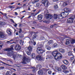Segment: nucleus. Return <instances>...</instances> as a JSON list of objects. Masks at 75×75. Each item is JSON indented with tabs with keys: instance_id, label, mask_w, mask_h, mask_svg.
Listing matches in <instances>:
<instances>
[{
	"instance_id": "obj_50",
	"label": "nucleus",
	"mask_w": 75,
	"mask_h": 75,
	"mask_svg": "<svg viewBox=\"0 0 75 75\" xmlns=\"http://www.w3.org/2000/svg\"><path fill=\"white\" fill-rule=\"evenodd\" d=\"M20 7H18L16 8L15 9V10H16L18 9H20Z\"/></svg>"
},
{
	"instance_id": "obj_60",
	"label": "nucleus",
	"mask_w": 75,
	"mask_h": 75,
	"mask_svg": "<svg viewBox=\"0 0 75 75\" xmlns=\"http://www.w3.org/2000/svg\"><path fill=\"white\" fill-rule=\"evenodd\" d=\"M2 47H3L2 45H0V50H1V48H2Z\"/></svg>"
},
{
	"instance_id": "obj_7",
	"label": "nucleus",
	"mask_w": 75,
	"mask_h": 75,
	"mask_svg": "<svg viewBox=\"0 0 75 75\" xmlns=\"http://www.w3.org/2000/svg\"><path fill=\"white\" fill-rule=\"evenodd\" d=\"M37 51L39 54H43V52H45V50H43L42 49H37Z\"/></svg>"
},
{
	"instance_id": "obj_1",
	"label": "nucleus",
	"mask_w": 75,
	"mask_h": 75,
	"mask_svg": "<svg viewBox=\"0 0 75 75\" xmlns=\"http://www.w3.org/2000/svg\"><path fill=\"white\" fill-rule=\"evenodd\" d=\"M52 55L54 57L56 60L57 61L62 58V56L57 50H54L52 52Z\"/></svg>"
},
{
	"instance_id": "obj_40",
	"label": "nucleus",
	"mask_w": 75,
	"mask_h": 75,
	"mask_svg": "<svg viewBox=\"0 0 75 75\" xmlns=\"http://www.w3.org/2000/svg\"><path fill=\"white\" fill-rule=\"evenodd\" d=\"M35 54L32 53V56L33 58H34L35 57Z\"/></svg>"
},
{
	"instance_id": "obj_64",
	"label": "nucleus",
	"mask_w": 75,
	"mask_h": 75,
	"mask_svg": "<svg viewBox=\"0 0 75 75\" xmlns=\"http://www.w3.org/2000/svg\"><path fill=\"white\" fill-rule=\"evenodd\" d=\"M9 54H10V55H13V54H11V53H9Z\"/></svg>"
},
{
	"instance_id": "obj_18",
	"label": "nucleus",
	"mask_w": 75,
	"mask_h": 75,
	"mask_svg": "<svg viewBox=\"0 0 75 75\" xmlns=\"http://www.w3.org/2000/svg\"><path fill=\"white\" fill-rule=\"evenodd\" d=\"M63 62L64 64H65V65H68L69 63L68 61L67 60H63Z\"/></svg>"
},
{
	"instance_id": "obj_33",
	"label": "nucleus",
	"mask_w": 75,
	"mask_h": 75,
	"mask_svg": "<svg viewBox=\"0 0 75 75\" xmlns=\"http://www.w3.org/2000/svg\"><path fill=\"white\" fill-rule=\"evenodd\" d=\"M31 15L29 16L28 18H31V16H33H33H34V13H32L31 14Z\"/></svg>"
},
{
	"instance_id": "obj_51",
	"label": "nucleus",
	"mask_w": 75,
	"mask_h": 75,
	"mask_svg": "<svg viewBox=\"0 0 75 75\" xmlns=\"http://www.w3.org/2000/svg\"><path fill=\"white\" fill-rule=\"evenodd\" d=\"M15 16H17V15H18V14L17 13V12H15Z\"/></svg>"
},
{
	"instance_id": "obj_14",
	"label": "nucleus",
	"mask_w": 75,
	"mask_h": 75,
	"mask_svg": "<svg viewBox=\"0 0 75 75\" xmlns=\"http://www.w3.org/2000/svg\"><path fill=\"white\" fill-rule=\"evenodd\" d=\"M42 68V67L41 65L40 64H38L36 66V68L37 69H39V70H40L41 68Z\"/></svg>"
},
{
	"instance_id": "obj_62",
	"label": "nucleus",
	"mask_w": 75,
	"mask_h": 75,
	"mask_svg": "<svg viewBox=\"0 0 75 75\" xmlns=\"http://www.w3.org/2000/svg\"><path fill=\"white\" fill-rule=\"evenodd\" d=\"M1 63H2L3 64H6V63H5L3 62L2 61H1Z\"/></svg>"
},
{
	"instance_id": "obj_26",
	"label": "nucleus",
	"mask_w": 75,
	"mask_h": 75,
	"mask_svg": "<svg viewBox=\"0 0 75 75\" xmlns=\"http://www.w3.org/2000/svg\"><path fill=\"white\" fill-rule=\"evenodd\" d=\"M71 1H71V0H68L66 2L67 4L68 5V4H69V3H71Z\"/></svg>"
},
{
	"instance_id": "obj_38",
	"label": "nucleus",
	"mask_w": 75,
	"mask_h": 75,
	"mask_svg": "<svg viewBox=\"0 0 75 75\" xmlns=\"http://www.w3.org/2000/svg\"><path fill=\"white\" fill-rule=\"evenodd\" d=\"M58 46V45L57 43H54V48H56V47H57Z\"/></svg>"
},
{
	"instance_id": "obj_28",
	"label": "nucleus",
	"mask_w": 75,
	"mask_h": 75,
	"mask_svg": "<svg viewBox=\"0 0 75 75\" xmlns=\"http://www.w3.org/2000/svg\"><path fill=\"white\" fill-rule=\"evenodd\" d=\"M47 1H46L45 0H42V4H43V5H44V4L46 3V2Z\"/></svg>"
},
{
	"instance_id": "obj_23",
	"label": "nucleus",
	"mask_w": 75,
	"mask_h": 75,
	"mask_svg": "<svg viewBox=\"0 0 75 75\" xmlns=\"http://www.w3.org/2000/svg\"><path fill=\"white\" fill-rule=\"evenodd\" d=\"M55 20H57L58 18V15L57 14H54L53 16Z\"/></svg>"
},
{
	"instance_id": "obj_39",
	"label": "nucleus",
	"mask_w": 75,
	"mask_h": 75,
	"mask_svg": "<svg viewBox=\"0 0 75 75\" xmlns=\"http://www.w3.org/2000/svg\"><path fill=\"white\" fill-rule=\"evenodd\" d=\"M33 43H32V44H33L34 45H36V42L35 41H34H34H32Z\"/></svg>"
},
{
	"instance_id": "obj_9",
	"label": "nucleus",
	"mask_w": 75,
	"mask_h": 75,
	"mask_svg": "<svg viewBox=\"0 0 75 75\" xmlns=\"http://www.w3.org/2000/svg\"><path fill=\"white\" fill-rule=\"evenodd\" d=\"M15 49L16 50H19L21 49V47L18 44L16 45L15 47Z\"/></svg>"
},
{
	"instance_id": "obj_6",
	"label": "nucleus",
	"mask_w": 75,
	"mask_h": 75,
	"mask_svg": "<svg viewBox=\"0 0 75 75\" xmlns=\"http://www.w3.org/2000/svg\"><path fill=\"white\" fill-rule=\"evenodd\" d=\"M28 49L29 51H27V54L28 55H30L31 54V52L33 51V47H31V46H29L28 48Z\"/></svg>"
},
{
	"instance_id": "obj_36",
	"label": "nucleus",
	"mask_w": 75,
	"mask_h": 75,
	"mask_svg": "<svg viewBox=\"0 0 75 75\" xmlns=\"http://www.w3.org/2000/svg\"><path fill=\"white\" fill-rule=\"evenodd\" d=\"M52 42V40H51L48 42V44H49V45H50V44H51Z\"/></svg>"
},
{
	"instance_id": "obj_46",
	"label": "nucleus",
	"mask_w": 75,
	"mask_h": 75,
	"mask_svg": "<svg viewBox=\"0 0 75 75\" xmlns=\"http://www.w3.org/2000/svg\"><path fill=\"white\" fill-rule=\"evenodd\" d=\"M52 73V71L51 70L49 71L48 72V73L49 74H51Z\"/></svg>"
},
{
	"instance_id": "obj_37",
	"label": "nucleus",
	"mask_w": 75,
	"mask_h": 75,
	"mask_svg": "<svg viewBox=\"0 0 75 75\" xmlns=\"http://www.w3.org/2000/svg\"><path fill=\"white\" fill-rule=\"evenodd\" d=\"M54 8L55 9H56V8H58V5H55L54 6Z\"/></svg>"
},
{
	"instance_id": "obj_34",
	"label": "nucleus",
	"mask_w": 75,
	"mask_h": 75,
	"mask_svg": "<svg viewBox=\"0 0 75 75\" xmlns=\"http://www.w3.org/2000/svg\"><path fill=\"white\" fill-rule=\"evenodd\" d=\"M0 25H4V22H0Z\"/></svg>"
},
{
	"instance_id": "obj_30",
	"label": "nucleus",
	"mask_w": 75,
	"mask_h": 75,
	"mask_svg": "<svg viewBox=\"0 0 75 75\" xmlns=\"http://www.w3.org/2000/svg\"><path fill=\"white\" fill-rule=\"evenodd\" d=\"M67 4L66 2H64L62 4V6L63 7H65V6H67Z\"/></svg>"
},
{
	"instance_id": "obj_56",
	"label": "nucleus",
	"mask_w": 75,
	"mask_h": 75,
	"mask_svg": "<svg viewBox=\"0 0 75 75\" xmlns=\"http://www.w3.org/2000/svg\"><path fill=\"white\" fill-rule=\"evenodd\" d=\"M40 71H41L39 70V71H38V74H41V72H40Z\"/></svg>"
},
{
	"instance_id": "obj_32",
	"label": "nucleus",
	"mask_w": 75,
	"mask_h": 75,
	"mask_svg": "<svg viewBox=\"0 0 75 75\" xmlns=\"http://www.w3.org/2000/svg\"><path fill=\"white\" fill-rule=\"evenodd\" d=\"M38 1H39V0H35V1H32V3H33V4H35V3H37V2H38Z\"/></svg>"
},
{
	"instance_id": "obj_19",
	"label": "nucleus",
	"mask_w": 75,
	"mask_h": 75,
	"mask_svg": "<svg viewBox=\"0 0 75 75\" xmlns=\"http://www.w3.org/2000/svg\"><path fill=\"white\" fill-rule=\"evenodd\" d=\"M48 4H49V2L48 1H47L44 5L45 7H48Z\"/></svg>"
},
{
	"instance_id": "obj_11",
	"label": "nucleus",
	"mask_w": 75,
	"mask_h": 75,
	"mask_svg": "<svg viewBox=\"0 0 75 75\" xmlns=\"http://www.w3.org/2000/svg\"><path fill=\"white\" fill-rule=\"evenodd\" d=\"M36 59L39 61H42L43 59V58L41 57V55H39L36 56Z\"/></svg>"
},
{
	"instance_id": "obj_10",
	"label": "nucleus",
	"mask_w": 75,
	"mask_h": 75,
	"mask_svg": "<svg viewBox=\"0 0 75 75\" xmlns=\"http://www.w3.org/2000/svg\"><path fill=\"white\" fill-rule=\"evenodd\" d=\"M64 11L66 14V15H67V16L68 15V12H70V10H69V9L67 8H65L64 9Z\"/></svg>"
},
{
	"instance_id": "obj_48",
	"label": "nucleus",
	"mask_w": 75,
	"mask_h": 75,
	"mask_svg": "<svg viewBox=\"0 0 75 75\" xmlns=\"http://www.w3.org/2000/svg\"><path fill=\"white\" fill-rule=\"evenodd\" d=\"M74 57H75L73 56V57H72L70 58V59H71V60H73L74 59Z\"/></svg>"
},
{
	"instance_id": "obj_44",
	"label": "nucleus",
	"mask_w": 75,
	"mask_h": 75,
	"mask_svg": "<svg viewBox=\"0 0 75 75\" xmlns=\"http://www.w3.org/2000/svg\"><path fill=\"white\" fill-rule=\"evenodd\" d=\"M6 75H11L10 74V72L9 71H8L7 72V73L6 74Z\"/></svg>"
},
{
	"instance_id": "obj_43",
	"label": "nucleus",
	"mask_w": 75,
	"mask_h": 75,
	"mask_svg": "<svg viewBox=\"0 0 75 75\" xmlns=\"http://www.w3.org/2000/svg\"><path fill=\"white\" fill-rule=\"evenodd\" d=\"M21 32H22V29L21 28H20L19 31V34H20V33H21Z\"/></svg>"
},
{
	"instance_id": "obj_24",
	"label": "nucleus",
	"mask_w": 75,
	"mask_h": 75,
	"mask_svg": "<svg viewBox=\"0 0 75 75\" xmlns=\"http://www.w3.org/2000/svg\"><path fill=\"white\" fill-rule=\"evenodd\" d=\"M50 20H45L43 21V23H46V24H49L50 23Z\"/></svg>"
},
{
	"instance_id": "obj_45",
	"label": "nucleus",
	"mask_w": 75,
	"mask_h": 75,
	"mask_svg": "<svg viewBox=\"0 0 75 75\" xmlns=\"http://www.w3.org/2000/svg\"><path fill=\"white\" fill-rule=\"evenodd\" d=\"M36 7H39V6H40V3H37L36 4Z\"/></svg>"
},
{
	"instance_id": "obj_21",
	"label": "nucleus",
	"mask_w": 75,
	"mask_h": 75,
	"mask_svg": "<svg viewBox=\"0 0 75 75\" xmlns=\"http://www.w3.org/2000/svg\"><path fill=\"white\" fill-rule=\"evenodd\" d=\"M45 48L47 49V50H51V47H50L48 45H46L45 47Z\"/></svg>"
},
{
	"instance_id": "obj_2",
	"label": "nucleus",
	"mask_w": 75,
	"mask_h": 75,
	"mask_svg": "<svg viewBox=\"0 0 75 75\" xmlns=\"http://www.w3.org/2000/svg\"><path fill=\"white\" fill-rule=\"evenodd\" d=\"M45 17L46 20H51L53 16L51 14H46L45 15Z\"/></svg>"
},
{
	"instance_id": "obj_13",
	"label": "nucleus",
	"mask_w": 75,
	"mask_h": 75,
	"mask_svg": "<svg viewBox=\"0 0 75 75\" xmlns=\"http://www.w3.org/2000/svg\"><path fill=\"white\" fill-rule=\"evenodd\" d=\"M61 67L64 70H65L67 69V67L64 65H62L61 66Z\"/></svg>"
},
{
	"instance_id": "obj_53",
	"label": "nucleus",
	"mask_w": 75,
	"mask_h": 75,
	"mask_svg": "<svg viewBox=\"0 0 75 75\" xmlns=\"http://www.w3.org/2000/svg\"><path fill=\"white\" fill-rule=\"evenodd\" d=\"M28 10L29 11H30V10H31V9H30V6H28Z\"/></svg>"
},
{
	"instance_id": "obj_31",
	"label": "nucleus",
	"mask_w": 75,
	"mask_h": 75,
	"mask_svg": "<svg viewBox=\"0 0 75 75\" xmlns=\"http://www.w3.org/2000/svg\"><path fill=\"white\" fill-rule=\"evenodd\" d=\"M16 57H17V55L16 54H13V57L14 60H15V59H16Z\"/></svg>"
},
{
	"instance_id": "obj_22",
	"label": "nucleus",
	"mask_w": 75,
	"mask_h": 75,
	"mask_svg": "<svg viewBox=\"0 0 75 75\" xmlns=\"http://www.w3.org/2000/svg\"><path fill=\"white\" fill-rule=\"evenodd\" d=\"M59 52H60L61 53H64L65 52V50H64L62 49H59Z\"/></svg>"
},
{
	"instance_id": "obj_4",
	"label": "nucleus",
	"mask_w": 75,
	"mask_h": 75,
	"mask_svg": "<svg viewBox=\"0 0 75 75\" xmlns=\"http://www.w3.org/2000/svg\"><path fill=\"white\" fill-rule=\"evenodd\" d=\"M74 18L71 17L68 18L67 21V23L68 24H70L71 23H73L74 22Z\"/></svg>"
},
{
	"instance_id": "obj_29",
	"label": "nucleus",
	"mask_w": 75,
	"mask_h": 75,
	"mask_svg": "<svg viewBox=\"0 0 75 75\" xmlns=\"http://www.w3.org/2000/svg\"><path fill=\"white\" fill-rule=\"evenodd\" d=\"M71 43L72 44H74V43H75V39L71 40Z\"/></svg>"
},
{
	"instance_id": "obj_52",
	"label": "nucleus",
	"mask_w": 75,
	"mask_h": 75,
	"mask_svg": "<svg viewBox=\"0 0 75 75\" xmlns=\"http://www.w3.org/2000/svg\"><path fill=\"white\" fill-rule=\"evenodd\" d=\"M54 25H52L50 26V28H53L54 27Z\"/></svg>"
},
{
	"instance_id": "obj_59",
	"label": "nucleus",
	"mask_w": 75,
	"mask_h": 75,
	"mask_svg": "<svg viewBox=\"0 0 75 75\" xmlns=\"http://www.w3.org/2000/svg\"><path fill=\"white\" fill-rule=\"evenodd\" d=\"M14 25V26H15V27H17V24L16 23L15 24V25Z\"/></svg>"
},
{
	"instance_id": "obj_27",
	"label": "nucleus",
	"mask_w": 75,
	"mask_h": 75,
	"mask_svg": "<svg viewBox=\"0 0 75 75\" xmlns=\"http://www.w3.org/2000/svg\"><path fill=\"white\" fill-rule=\"evenodd\" d=\"M57 70L58 71V72H59V71L60 72H62V69L60 67L58 68L57 69Z\"/></svg>"
},
{
	"instance_id": "obj_49",
	"label": "nucleus",
	"mask_w": 75,
	"mask_h": 75,
	"mask_svg": "<svg viewBox=\"0 0 75 75\" xmlns=\"http://www.w3.org/2000/svg\"><path fill=\"white\" fill-rule=\"evenodd\" d=\"M31 68L33 70H35L36 69L35 67H32Z\"/></svg>"
},
{
	"instance_id": "obj_55",
	"label": "nucleus",
	"mask_w": 75,
	"mask_h": 75,
	"mask_svg": "<svg viewBox=\"0 0 75 75\" xmlns=\"http://www.w3.org/2000/svg\"><path fill=\"white\" fill-rule=\"evenodd\" d=\"M0 68L1 69H3L4 68V67H0Z\"/></svg>"
},
{
	"instance_id": "obj_63",
	"label": "nucleus",
	"mask_w": 75,
	"mask_h": 75,
	"mask_svg": "<svg viewBox=\"0 0 75 75\" xmlns=\"http://www.w3.org/2000/svg\"><path fill=\"white\" fill-rule=\"evenodd\" d=\"M16 35H18V32H16Z\"/></svg>"
},
{
	"instance_id": "obj_57",
	"label": "nucleus",
	"mask_w": 75,
	"mask_h": 75,
	"mask_svg": "<svg viewBox=\"0 0 75 75\" xmlns=\"http://www.w3.org/2000/svg\"><path fill=\"white\" fill-rule=\"evenodd\" d=\"M59 0H53V1H54V2H55L57 1H59Z\"/></svg>"
},
{
	"instance_id": "obj_42",
	"label": "nucleus",
	"mask_w": 75,
	"mask_h": 75,
	"mask_svg": "<svg viewBox=\"0 0 75 75\" xmlns=\"http://www.w3.org/2000/svg\"><path fill=\"white\" fill-rule=\"evenodd\" d=\"M63 72L65 73V74H67L68 72V71L67 70H64L63 71Z\"/></svg>"
},
{
	"instance_id": "obj_35",
	"label": "nucleus",
	"mask_w": 75,
	"mask_h": 75,
	"mask_svg": "<svg viewBox=\"0 0 75 75\" xmlns=\"http://www.w3.org/2000/svg\"><path fill=\"white\" fill-rule=\"evenodd\" d=\"M48 58L52 59L53 58V57L52 55H47Z\"/></svg>"
},
{
	"instance_id": "obj_58",
	"label": "nucleus",
	"mask_w": 75,
	"mask_h": 75,
	"mask_svg": "<svg viewBox=\"0 0 75 75\" xmlns=\"http://www.w3.org/2000/svg\"><path fill=\"white\" fill-rule=\"evenodd\" d=\"M39 13H40V11H38V12H37L35 13V15H37V14H38Z\"/></svg>"
},
{
	"instance_id": "obj_20",
	"label": "nucleus",
	"mask_w": 75,
	"mask_h": 75,
	"mask_svg": "<svg viewBox=\"0 0 75 75\" xmlns=\"http://www.w3.org/2000/svg\"><path fill=\"white\" fill-rule=\"evenodd\" d=\"M6 33L8 34H11V32L10 31V28H8L7 29Z\"/></svg>"
},
{
	"instance_id": "obj_47",
	"label": "nucleus",
	"mask_w": 75,
	"mask_h": 75,
	"mask_svg": "<svg viewBox=\"0 0 75 75\" xmlns=\"http://www.w3.org/2000/svg\"><path fill=\"white\" fill-rule=\"evenodd\" d=\"M9 7L10 8H14V7H13L12 6H9Z\"/></svg>"
},
{
	"instance_id": "obj_8",
	"label": "nucleus",
	"mask_w": 75,
	"mask_h": 75,
	"mask_svg": "<svg viewBox=\"0 0 75 75\" xmlns=\"http://www.w3.org/2000/svg\"><path fill=\"white\" fill-rule=\"evenodd\" d=\"M37 35L36 34L34 35L32 37V39H30L31 43H33V42L32 41V40L34 41V40H35V39H37Z\"/></svg>"
},
{
	"instance_id": "obj_16",
	"label": "nucleus",
	"mask_w": 75,
	"mask_h": 75,
	"mask_svg": "<svg viewBox=\"0 0 75 75\" xmlns=\"http://www.w3.org/2000/svg\"><path fill=\"white\" fill-rule=\"evenodd\" d=\"M0 37L1 38H4L5 37V35L3 33L0 32Z\"/></svg>"
},
{
	"instance_id": "obj_3",
	"label": "nucleus",
	"mask_w": 75,
	"mask_h": 75,
	"mask_svg": "<svg viewBox=\"0 0 75 75\" xmlns=\"http://www.w3.org/2000/svg\"><path fill=\"white\" fill-rule=\"evenodd\" d=\"M23 62H22V63L23 64H26V62L25 61L27 62H29L30 61V60L29 59L25 57H24L23 59H22Z\"/></svg>"
},
{
	"instance_id": "obj_15",
	"label": "nucleus",
	"mask_w": 75,
	"mask_h": 75,
	"mask_svg": "<svg viewBox=\"0 0 75 75\" xmlns=\"http://www.w3.org/2000/svg\"><path fill=\"white\" fill-rule=\"evenodd\" d=\"M38 20H41L42 19V16L41 15H39L38 16Z\"/></svg>"
},
{
	"instance_id": "obj_12",
	"label": "nucleus",
	"mask_w": 75,
	"mask_h": 75,
	"mask_svg": "<svg viewBox=\"0 0 75 75\" xmlns=\"http://www.w3.org/2000/svg\"><path fill=\"white\" fill-rule=\"evenodd\" d=\"M11 47L5 49V51H11V50H14L13 49V45H11Z\"/></svg>"
},
{
	"instance_id": "obj_25",
	"label": "nucleus",
	"mask_w": 75,
	"mask_h": 75,
	"mask_svg": "<svg viewBox=\"0 0 75 75\" xmlns=\"http://www.w3.org/2000/svg\"><path fill=\"white\" fill-rule=\"evenodd\" d=\"M68 55L69 56H71V55H73L74 56V55L72 54V53L71 51H69L68 52Z\"/></svg>"
},
{
	"instance_id": "obj_5",
	"label": "nucleus",
	"mask_w": 75,
	"mask_h": 75,
	"mask_svg": "<svg viewBox=\"0 0 75 75\" xmlns=\"http://www.w3.org/2000/svg\"><path fill=\"white\" fill-rule=\"evenodd\" d=\"M66 14L67 13H65V12H62V13L60 14V16H59V19H62V17L63 18H65L67 17V15H66Z\"/></svg>"
},
{
	"instance_id": "obj_61",
	"label": "nucleus",
	"mask_w": 75,
	"mask_h": 75,
	"mask_svg": "<svg viewBox=\"0 0 75 75\" xmlns=\"http://www.w3.org/2000/svg\"><path fill=\"white\" fill-rule=\"evenodd\" d=\"M25 12H26V11L25 10H24L23 11H22L21 13H25Z\"/></svg>"
},
{
	"instance_id": "obj_41",
	"label": "nucleus",
	"mask_w": 75,
	"mask_h": 75,
	"mask_svg": "<svg viewBox=\"0 0 75 75\" xmlns=\"http://www.w3.org/2000/svg\"><path fill=\"white\" fill-rule=\"evenodd\" d=\"M39 46L41 48H43V47H44L43 45L42 44H40L39 45Z\"/></svg>"
},
{
	"instance_id": "obj_17",
	"label": "nucleus",
	"mask_w": 75,
	"mask_h": 75,
	"mask_svg": "<svg viewBox=\"0 0 75 75\" xmlns=\"http://www.w3.org/2000/svg\"><path fill=\"white\" fill-rule=\"evenodd\" d=\"M71 44L70 42V40L69 39H67L66 40V42L65 43L66 45H69Z\"/></svg>"
},
{
	"instance_id": "obj_54",
	"label": "nucleus",
	"mask_w": 75,
	"mask_h": 75,
	"mask_svg": "<svg viewBox=\"0 0 75 75\" xmlns=\"http://www.w3.org/2000/svg\"><path fill=\"white\" fill-rule=\"evenodd\" d=\"M4 16H6V17L7 18V14L4 13Z\"/></svg>"
}]
</instances>
